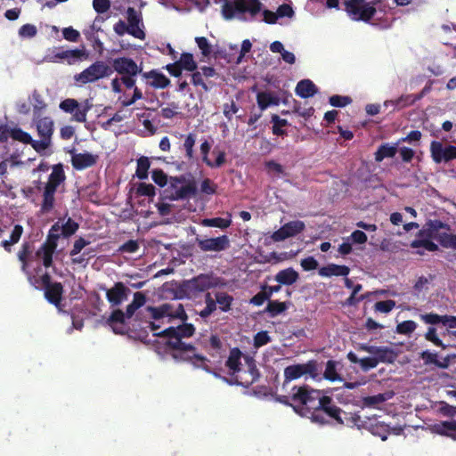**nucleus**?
Returning <instances> with one entry per match:
<instances>
[{
  "label": "nucleus",
  "mask_w": 456,
  "mask_h": 456,
  "mask_svg": "<svg viewBox=\"0 0 456 456\" xmlns=\"http://www.w3.org/2000/svg\"><path fill=\"white\" fill-rule=\"evenodd\" d=\"M66 180L63 165L61 163L53 165L52 173L48 177V181L44 187L43 200L41 203V212L49 213L53 210L55 202V192L58 187Z\"/></svg>",
  "instance_id": "3"
},
{
  "label": "nucleus",
  "mask_w": 456,
  "mask_h": 456,
  "mask_svg": "<svg viewBox=\"0 0 456 456\" xmlns=\"http://www.w3.org/2000/svg\"><path fill=\"white\" fill-rule=\"evenodd\" d=\"M420 358L423 360L425 365L434 364L441 369L448 367V360L445 359L444 362L437 360V354L428 350L420 353Z\"/></svg>",
  "instance_id": "34"
},
{
  "label": "nucleus",
  "mask_w": 456,
  "mask_h": 456,
  "mask_svg": "<svg viewBox=\"0 0 456 456\" xmlns=\"http://www.w3.org/2000/svg\"><path fill=\"white\" fill-rule=\"evenodd\" d=\"M210 146L208 142L201 143L202 160L210 167H219L225 161V152L215 148L209 152Z\"/></svg>",
  "instance_id": "17"
},
{
  "label": "nucleus",
  "mask_w": 456,
  "mask_h": 456,
  "mask_svg": "<svg viewBox=\"0 0 456 456\" xmlns=\"http://www.w3.org/2000/svg\"><path fill=\"white\" fill-rule=\"evenodd\" d=\"M395 306V302L394 300L388 299L384 301H379L375 303L374 309L375 311L387 314L391 312Z\"/></svg>",
  "instance_id": "58"
},
{
  "label": "nucleus",
  "mask_w": 456,
  "mask_h": 456,
  "mask_svg": "<svg viewBox=\"0 0 456 456\" xmlns=\"http://www.w3.org/2000/svg\"><path fill=\"white\" fill-rule=\"evenodd\" d=\"M288 308L287 304L285 302H280L277 300H270L266 306L265 311L272 317H275L276 315L283 313Z\"/></svg>",
  "instance_id": "41"
},
{
  "label": "nucleus",
  "mask_w": 456,
  "mask_h": 456,
  "mask_svg": "<svg viewBox=\"0 0 456 456\" xmlns=\"http://www.w3.org/2000/svg\"><path fill=\"white\" fill-rule=\"evenodd\" d=\"M33 249L32 243L26 241L22 243L20 249L17 254L18 259L21 263L20 269L25 273H28V268L32 257Z\"/></svg>",
  "instance_id": "27"
},
{
  "label": "nucleus",
  "mask_w": 456,
  "mask_h": 456,
  "mask_svg": "<svg viewBox=\"0 0 456 456\" xmlns=\"http://www.w3.org/2000/svg\"><path fill=\"white\" fill-rule=\"evenodd\" d=\"M63 286L61 282L55 281L45 289V297L46 300L60 308L62 299Z\"/></svg>",
  "instance_id": "22"
},
{
  "label": "nucleus",
  "mask_w": 456,
  "mask_h": 456,
  "mask_svg": "<svg viewBox=\"0 0 456 456\" xmlns=\"http://www.w3.org/2000/svg\"><path fill=\"white\" fill-rule=\"evenodd\" d=\"M165 192L166 197L172 200H189L196 196L197 188L195 182L186 179L184 175L171 176Z\"/></svg>",
  "instance_id": "6"
},
{
  "label": "nucleus",
  "mask_w": 456,
  "mask_h": 456,
  "mask_svg": "<svg viewBox=\"0 0 456 456\" xmlns=\"http://www.w3.org/2000/svg\"><path fill=\"white\" fill-rule=\"evenodd\" d=\"M430 151L436 163L448 162L456 159V146L448 145L444 147L443 143L437 141L431 142Z\"/></svg>",
  "instance_id": "14"
},
{
  "label": "nucleus",
  "mask_w": 456,
  "mask_h": 456,
  "mask_svg": "<svg viewBox=\"0 0 456 456\" xmlns=\"http://www.w3.org/2000/svg\"><path fill=\"white\" fill-rule=\"evenodd\" d=\"M425 338L428 341L432 342L435 346H439L443 349H445L447 346H445L443 341L436 335V329L434 327H429L428 331L425 334Z\"/></svg>",
  "instance_id": "53"
},
{
  "label": "nucleus",
  "mask_w": 456,
  "mask_h": 456,
  "mask_svg": "<svg viewBox=\"0 0 456 456\" xmlns=\"http://www.w3.org/2000/svg\"><path fill=\"white\" fill-rule=\"evenodd\" d=\"M195 142L196 135L193 134H189L184 139L183 149L189 160L193 159V146L195 145Z\"/></svg>",
  "instance_id": "50"
},
{
  "label": "nucleus",
  "mask_w": 456,
  "mask_h": 456,
  "mask_svg": "<svg viewBox=\"0 0 456 456\" xmlns=\"http://www.w3.org/2000/svg\"><path fill=\"white\" fill-rule=\"evenodd\" d=\"M151 162L147 157H141L137 160L135 175L140 180H145L149 175Z\"/></svg>",
  "instance_id": "38"
},
{
  "label": "nucleus",
  "mask_w": 456,
  "mask_h": 456,
  "mask_svg": "<svg viewBox=\"0 0 456 456\" xmlns=\"http://www.w3.org/2000/svg\"><path fill=\"white\" fill-rule=\"evenodd\" d=\"M151 178L153 182L160 187L167 184V175L162 169H153L151 172Z\"/></svg>",
  "instance_id": "57"
},
{
  "label": "nucleus",
  "mask_w": 456,
  "mask_h": 456,
  "mask_svg": "<svg viewBox=\"0 0 456 456\" xmlns=\"http://www.w3.org/2000/svg\"><path fill=\"white\" fill-rule=\"evenodd\" d=\"M146 311L149 313L150 318L157 322H160L164 318H168V322L175 318H178L183 322L187 320V315L183 305L176 301L165 303L157 307L147 306Z\"/></svg>",
  "instance_id": "9"
},
{
  "label": "nucleus",
  "mask_w": 456,
  "mask_h": 456,
  "mask_svg": "<svg viewBox=\"0 0 456 456\" xmlns=\"http://www.w3.org/2000/svg\"><path fill=\"white\" fill-rule=\"evenodd\" d=\"M113 73L112 68L103 61H96L79 74L75 75L76 82L81 85L96 82L109 77Z\"/></svg>",
  "instance_id": "10"
},
{
  "label": "nucleus",
  "mask_w": 456,
  "mask_h": 456,
  "mask_svg": "<svg viewBox=\"0 0 456 456\" xmlns=\"http://www.w3.org/2000/svg\"><path fill=\"white\" fill-rule=\"evenodd\" d=\"M265 167L269 175H284L283 167L274 160H267L265 162Z\"/></svg>",
  "instance_id": "56"
},
{
  "label": "nucleus",
  "mask_w": 456,
  "mask_h": 456,
  "mask_svg": "<svg viewBox=\"0 0 456 456\" xmlns=\"http://www.w3.org/2000/svg\"><path fill=\"white\" fill-rule=\"evenodd\" d=\"M438 434L450 436L456 440V421H443L436 426Z\"/></svg>",
  "instance_id": "37"
},
{
  "label": "nucleus",
  "mask_w": 456,
  "mask_h": 456,
  "mask_svg": "<svg viewBox=\"0 0 456 456\" xmlns=\"http://www.w3.org/2000/svg\"><path fill=\"white\" fill-rule=\"evenodd\" d=\"M399 142L391 145L389 143H382L379 146L375 152V160L381 162L386 158H394L398 151Z\"/></svg>",
  "instance_id": "30"
},
{
  "label": "nucleus",
  "mask_w": 456,
  "mask_h": 456,
  "mask_svg": "<svg viewBox=\"0 0 456 456\" xmlns=\"http://www.w3.org/2000/svg\"><path fill=\"white\" fill-rule=\"evenodd\" d=\"M60 229V222L54 223L48 232L46 240L36 252V256L42 259L43 265L45 268L53 265V256L61 237Z\"/></svg>",
  "instance_id": "8"
},
{
  "label": "nucleus",
  "mask_w": 456,
  "mask_h": 456,
  "mask_svg": "<svg viewBox=\"0 0 456 456\" xmlns=\"http://www.w3.org/2000/svg\"><path fill=\"white\" fill-rule=\"evenodd\" d=\"M139 243L137 240H129L124 244L120 245L118 248V253H135L139 249Z\"/></svg>",
  "instance_id": "59"
},
{
  "label": "nucleus",
  "mask_w": 456,
  "mask_h": 456,
  "mask_svg": "<svg viewBox=\"0 0 456 456\" xmlns=\"http://www.w3.org/2000/svg\"><path fill=\"white\" fill-rule=\"evenodd\" d=\"M90 109L91 105H89L87 102L83 107L78 105L77 109H76L73 112V119L80 123L86 122V115Z\"/></svg>",
  "instance_id": "60"
},
{
  "label": "nucleus",
  "mask_w": 456,
  "mask_h": 456,
  "mask_svg": "<svg viewBox=\"0 0 456 456\" xmlns=\"http://www.w3.org/2000/svg\"><path fill=\"white\" fill-rule=\"evenodd\" d=\"M129 291L124 283L116 282L111 289L107 290L106 297L111 305L118 306L126 299Z\"/></svg>",
  "instance_id": "21"
},
{
  "label": "nucleus",
  "mask_w": 456,
  "mask_h": 456,
  "mask_svg": "<svg viewBox=\"0 0 456 456\" xmlns=\"http://www.w3.org/2000/svg\"><path fill=\"white\" fill-rule=\"evenodd\" d=\"M142 77L151 79L148 83L154 88H166L170 84V80L164 74L155 69L142 73Z\"/></svg>",
  "instance_id": "26"
},
{
  "label": "nucleus",
  "mask_w": 456,
  "mask_h": 456,
  "mask_svg": "<svg viewBox=\"0 0 456 456\" xmlns=\"http://www.w3.org/2000/svg\"><path fill=\"white\" fill-rule=\"evenodd\" d=\"M438 240L444 248L456 250V234L447 232L441 233Z\"/></svg>",
  "instance_id": "45"
},
{
  "label": "nucleus",
  "mask_w": 456,
  "mask_h": 456,
  "mask_svg": "<svg viewBox=\"0 0 456 456\" xmlns=\"http://www.w3.org/2000/svg\"><path fill=\"white\" fill-rule=\"evenodd\" d=\"M86 57L87 53L85 49L59 50L54 54V58L66 60L69 65Z\"/></svg>",
  "instance_id": "24"
},
{
  "label": "nucleus",
  "mask_w": 456,
  "mask_h": 456,
  "mask_svg": "<svg viewBox=\"0 0 456 456\" xmlns=\"http://www.w3.org/2000/svg\"><path fill=\"white\" fill-rule=\"evenodd\" d=\"M271 122L273 123L272 131L273 134L278 136L287 135V132L282 128L289 126L287 119L281 118L277 114H273L271 117Z\"/></svg>",
  "instance_id": "36"
},
{
  "label": "nucleus",
  "mask_w": 456,
  "mask_h": 456,
  "mask_svg": "<svg viewBox=\"0 0 456 456\" xmlns=\"http://www.w3.org/2000/svg\"><path fill=\"white\" fill-rule=\"evenodd\" d=\"M78 107V102L75 99L68 98L61 102L60 109L66 113H73Z\"/></svg>",
  "instance_id": "63"
},
{
  "label": "nucleus",
  "mask_w": 456,
  "mask_h": 456,
  "mask_svg": "<svg viewBox=\"0 0 456 456\" xmlns=\"http://www.w3.org/2000/svg\"><path fill=\"white\" fill-rule=\"evenodd\" d=\"M232 224V219L223 217L203 218L201 219V226L205 227H216L221 230H225Z\"/></svg>",
  "instance_id": "33"
},
{
  "label": "nucleus",
  "mask_w": 456,
  "mask_h": 456,
  "mask_svg": "<svg viewBox=\"0 0 456 456\" xmlns=\"http://www.w3.org/2000/svg\"><path fill=\"white\" fill-rule=\"evenodd\" d=\"M305 374H309L312 377L316 376L317 364L315 361H308L306 363H298L287 366L284 369V381L282 387L284 388L292 380L297 379Z\"/></svg>",
  "instance_id": "13"
},
{
  "label": "nucleus",
  "mask_w": 456,
  "mask_h": 456,
  "mask_svg": "<svg viewBox=\"0 0 456 456\" xmlns=\"http://www.w3.org/2000/svg\"><path fill=\"white\" fill-rule=\"evenodd\" d=\"M40 140H34L31 138V142H28L32 146V148L39 154L45 151L51 145L52 140L40 137Z\"/></svg>",
  "instance_id": "51"
},
{
  "label": "nucleus",
  "mask_w": 456,
  "mask_h": 456,
  "mask_svg": "<svg viewBox=\"0 0 456 456\" xmlns=\"http://www.w3.org/2000/svg\"><path fill=\"white\" fill-rule=\"evenodd\" d=\"M178 63L183 69H186L188 71H193L197 68V65L193 60V55L189 53H182Z\"/></svg>",
  "instance_id": "44"
},
{
  "label": "nucleus",
  "mask_w": 456,
  "mask_h": 456,
  "mask_svg": "<svg viewBox=\"0 0 456 456\" xmlns=\"http://www.w3.org/2000/svg\"><path fill=\"white\" fill-rule=\"evenodd\" d=\"M241 351L238 347H234L230 351L229 357L226 361V366L233 372L240 371Z\"/></svg>",
  "instance_id": "35"
},
{
  "label": "nucleus",
  "mask_w": 456,
  "mask_h": 456,
  "mask_svg": "<svg viewBox=\"0 0 456 456\" xmlns=\"http://www.w3.org/2000/svg\"><path fill=\"white\" fill-rule=\"evenodd\" d=\"M349 272H350V269L346 265L329 264L325 266L321 267L318 271V273L322 277H330V276L346 277L348 275Z\"/></svg>",
  "instance_id": "25"
},
{
  "label": "nucleus",
  "mask_w": 456,
  "mask_h": 456,
  "mask_svg": "<svg viewBox=\"0 0 456 456\" xmlns=\"http://www.w3.org/2000/svg\"><path fill=\"white\" fill-rule=\"evenodd\" d=\"M318 89L314 83L310 79L299 81L296 86L295 93L301 98L306 99L314 96Z\"/></svg>",
  "instance_id": "29"
},
{
  "label": "nucleus",
  "mask_w": 456,
  "mask_h": 456,
  "mask_svg": "<svg viewBox=\"0 0 456 456\" xmlns=\"http://www.w3.org/2000/svg\"><path fill=\"white\" fill-rule=\"evenodd\" d=\"M387 397L384 394H378L375 395L366 396L362 399L363 404L368 407L375 406L384 403Z\"/></svg>",
  "instance_id": "62"
},
{
  "label": "nucleus",
  "mask_w": 456,
  "mask_h": 456,
  "mask_svg": "<svg viewBox=\"0 0 456 456\" xmlns=\"http://www.w3.org/2000/svg\"><path fill=\"white\" fill-rule=\"evenodd\" d=\"M274 279L281 285L290 286L297 281L299 274L292 267H289L278 272Z\"/></svg>",
  "instance_id": "28"
},
{
  "label": "nucleus",
  "mask_w": 456,
  "mask_h": 456,
  "mask_svg": "<svg viewBox=\"0 0 456 456\" xmlns=\"http://www.w3.org/2000/svg\"><path fill=\"white\" fill-rule=\"evenodd\" d=\"M444 318H445V315H439L435 313H429V314H425L420 315V319L425 323L432 324V325L438 324L440 322L444 324Z\"/></svg>",
  "instance_id": "54"
},
{
  "label": "nucleus",
  "mask_w": 456,
  "mask_h": 456,
  "mask_svg": "<svg viewBox=\"0 0 456 456\" xmlns=\"http://www.w3.org/2000/svg\"><path fill=\"white\" fill-rule=\"evenodd\" d=\"M128 21V34L135 38L143 40L145 38L144 31L139 27L142 22V17L137 13L134 7H128L126 10Z\"/></svg>",
  "instance_id": "19"
},
{
  "label": "nucleus",
  "mask_w": 456,
  "mask_h": 456,
  "mask_svg": "<svg viewBox=\"0 0 456 456\" xmlns=\"http://www.w3.org/2000/svg\"><path fill=\"white\" fill-rule=\"evenodd\" d=\"M222 14L225 20H232L248 12L255 17L262 9V3L258 0H223Z\"/></svg>",
  "instance_id": "5"
},
{
  "label": "nucleus",
  "mask_w": 456,
  "mask_h": 456,
  "mask_svg": "<svg viewBox=\"0 0 456 456\" xmlns=\"http://www.w3.org/2000/svg\"><path fill=\"white\" fill-rule=\"evenodd\" d=\"M99 156L90 152L73 153L71 164L76 170H84L96 165Z\"/></svg>",
  "instance_id": "20"
},
{
  "label": "nucleus",
  "mask_w": 456,
  "mask_h": 456,
  "mask_svg": "<svg viewBox=\"0 0 456 456\" xmlns=\"http://www.w3.org/2000/svg\"><path fill=\"white\" fill-rule=\"evenodd\" d=\"M329 102L331 106L342 108L352 102V98L349 96H342L334 94L329 98Z\"/></svg>",
  "instance_id": "52"
},
{
  "label": "nucleus",
  "mask_w": 456,
  "mask_h": 456,
  "mask_svg": "<svg viewBox=\"0 0 456 456\" xmlns=\"http://www.w3.org/2000/svg\"><path fill=\"white\" fill-rule=\"evenodd\" d=\"M411 247L412 248H424L428 251H436L438 249V246L434 243L430 239L419 237V239L414 240L411 243Z\"/></svg>",
  "instance_id": "42"
},
{
  "label": "nucleus",
  "mask_w": 456,
  "mask_h": 456,
  "mask_svg": "<svg viewBox=\"0 0 456 456\" xmlns=\"http://www.w3.org/2000/svg\"><path fill=\"white\" fill-rule=\"evenodd\" d=\"M322 393L308 385L294 386L288 395H276L275 400L284 405L291 406L296 411L314 409Z\"/></svg>",
  "instance_id": "2"
},
{
  "label": "nucleus",
  "mask_w": 456,
  "mask_h": 456,
  "mask_svg": "<svg viewBox=\"0 0 456 456\" xmlns=\"http://www.w3.org/2000/svg\"><path fill=\"white\" fill-rule=\"evenodd\" d=\"M35 122L38 135L52 140L54 130L53 119L50 117L40 118L39 116L35 118Z\"/></svg>",
  "instance_id": "23"
},
{
  "label": "nucleus",
  "mask_w": 456,
  "mask_h": 456,
  "mask_svg": "<svg viewBox=\"0 0 456 456\" xmlns=\"http://www.w3.org/2000/svg\"><path fill=\"white\" fill-rule=\"evenodd\" d=\"M293 111L300 117L307 119L314 115V109L312 106H308L306 102L303 104L301 102H295Z\"/></svg>",
  "instance_id": "43"
},
{
  "label": "nucleus",
  "mask_w": 456,
  "mask_h": 456,
  "mask_svg": "<svg viewBox=\"0 0 456 456\" xmlns=\"http://www.w3.org/2000/svg\"><path fill=\"white\" fill-rule=\"evenodd\" d=\"M137 308L131 303L126 306V313L120 309L114 310L106 323L112 329L116 334H127L131 331L130 327L126 323V319H130Z\"/></svg>",
  "instance_id": "11"
},
{
  "label": "nucleus",
  "mask_w": 456,
  "mask_h": 456,
  "mask_svg": "<svg viewBox=\"0 0 456 456\" xmlns=\"http://www.w3.org/2000/svg\"><path fill=\"white\" fill-rule=\"evenodd\" d=\"M344 4L347 14L357 21L369 22L375 18L379 11H381L380 1L367 3L366 0H346Z\"/></svg>",
  "instance_id": "4"
},
{
  "label": "nucleus",
  "mask_w": 456,
  "mask_h": 456,
  "mask_svg": "<svg viewBox=\"0 0 456 456\" xmlns=\"http://www.w3.org/2000/svg\"><path fill=\"white\" fill-rule=\"evenodd\" d=\"M256 101L261 110H265L271 104L276 103L273 97L265 92L258 93L256 95Z\"/></svg>",
  "instance_id": "49"
},
{
  "label": "nucleus",
  "mask_w": 456,
  "mask_h": 456,
  "mask_svg": "<svg viewBox=\"0 0 456 456\" xmlns=\"http://www.w3.org/2000/svg\"><path fill=\"white\" fill-rule=\"evenodd\" d=\"M60 234L64 238H69L71 235L75 234L79 228L78 223H77L70 217H69L63 224H60Z\"/></svg>",
  "instance_id": "39"
},
{
  "label": "nucleus",
  "mask_w": 456,
  "mask_h": 456,
  "mask_svg": "<svg viewBox=\"0 0 456 456\" xmlns=\"http://www.w3.org/2000/svg\"><path fill=\"white\" fill-rule=\"evenodd\" d=\"M239 108L233 100H231L230 102H225L223 105V113L229 121L232 120L233 115L236 114Z\"/></svg>",
  "instance_id": "61"
},
{
  "label": "nucleus",
  "mask_w": 456,
  "mask_h": 456,
  "mask_svg": "<svg viewBox=\"0 0 456 456\" xmlns=\"http://www.w3.org/2000/svg\"><path fill=\"white\" fill-rule=\"evenodd\" d=\"M323 377L325 379L332 382L342 380L340 375L337 372V362L335 361L329 360L327 362Z\"/></svg>",
  "instance_id": "40"
},
{
  "label": "nucleus",
  "mask_w": 456,
  "mask_h": 456,
  "mask_svg": "<svg viewBox=\"0 0 456 456\" xmlns=\"http://www.w3.org/2000/svg\"><path fill=\"white\" fill-rule=\"evenodd\" d=\"M113 71L118 72L119 75H137L142 71L136 62L128 57L115 58L112 61Z\"/></svg>",
  "instance_id": "18"
},
{
  "label": "nucleus",
  "mask_w": 456,
  "mask_h": 456,
  "mask_svg": "<svg viewBox=\"0 0 456 456\" xmlns=\"http://www.w3.org/2000/svg\"><path fill=\"white\" fill-rule=\"evenodd\" d=\"M159 322L154 320L143 322L144 326L135 337L142 341H145L148 338V330H150L154 337H160L165 339V344L167 348L173 351L172 355L175 359L191 362L195 368L199 367L200 354L197 352V348L183 340L194 334V326L184 323L159 330Z\"/></svg>",
  "instance_id": "1"
},
{
  "label": "nucleus",
  "mask_w": 456,
  "mask_h": 456,
  "mask_svg": "<svg viewBox=\"0 0 456 456\" xmlns=\"http://www.w3.org/2000/svg\"><path fill=\"white\" fill-rule=\"evenodd\" d=\"M357 349L362 352L370 354L379 362L392 364L395 362L398 354L389 346H372L367 343H360Z\"/></svg>",
  "instance_id": "12"
},
{
  "label": "nucleus",
  "mask_w": 456,
  "mask_h": 456,
  "mask_svg": "<svg viewBox=\"0 0 456 456\" xmlns=\"http://www.w3.org/2000/svg\"><path fill=\"white\" fill-rule=\"evenodd\" d=\"M271 341L267 331H259L254 337V346L259 348Z\"/></svg>",
  "instance_id": "64"
},
{
  "label": "nucleus",
  "mask_w": 456,
  "mask_h": 456,
  "mask_svg": "<svg viewBox=\"0 0 456 456\" xmlns=\"http://www.w3.org/2000/svg\"><path fill=\"white\" fill-rule=\"evenodd\" d=\"M245 374H248L249 378L244 379L242 376H240V379H236V384L246 388L249 387L253 383H255L260 376L259 371L255 364L249 365L248 371L245 372Z\"/></svg>",
  "instance_id": "32"
},
{
  "label": "nucleus",
  "mask_w": 456,
  "mask_h": 456,
  "mask_svg": "<svg viewBox=\"0 0 456 456\" xmlns=\"http://www.w3.org/2000/svg\"><path fill=\"white\" fill-rule=\"evenodd\" d=\"M314 409H321L324 414L335 419L338 424L359 425L361 417L357 414H348L343 412L342 410L333 403L332 398L327 395L321 396Z\"/></svg>",
  "instance_id": "7"
},
{
  "label": "nucleus",
  "mask_w": 456,
  "mask_h": 456,
  "mask_svg": "<svg viewBox=\"0 0 456 456\" xmlns=\"http://www.w3.org/2000/svg\"><path fill=\"white\" fill-rule=\"evenodd\" d=\"M11 137L14 141H18L25 144H28V142H31V135L19 127L11 129Z\"/></svg>",
  "instance_id": "47"
},
{
  "label": "nucleus",
  "mask_w": 456,
  "mask_h": 456,
  "mask_svg": "<svg viewBox=\"0 0 456 456\" xmlns=\"http://www.w3.org/2000/svg\"><path fill=\"white\" fill-rule=\"evenodd\" d=\"M417 102L414 94L401 95L395 100H389L384 102L385 106H393L394 110H402L405 107L411 106Z\"/></svg>",
  "instance_id": "31"
},
{
  "label": "nucleus",
  "mask_w": 456,
  "mask_h": 456,
  "mask_svg": "<svg viewBox=\"0 0 456 456\" xmlns=\"http://www.w3.org/2000/svg\"><path fill=\"white\" fill-rule=\"evenodd\" d=\"M230 247L231 240L225 234L201 239V251L222 252L229 249Z\"/></svg>",
  "instance_id": "16"
},
{
  "label": "nucleus",
  "mask_w": 456,
  "mask_h": 456,
  "mask_svg": "<svg viewBox=\"0 0 456 456\" xmlns=\"http://www.w3.org/2000/svg\"><path fill=\"white\" fill-rule=\"evenodd\" d=\"M216 301L223 312H227L231 308L232 297L224 292H220L216 295Z\"/></svg>",
  "instance_id": "46"
},
{
  "label": "nucleus",
  "mask_w": 456,
  "mask_h": 456,
  "mask_svg": "<svg viewBox=\"0 0 456 456\" xmlns=\"http://www.w3.org/2000/svg\"><path fill=\"white\" fill-rule=\"evenodd\" d=\"M417 328V323L414 321H403L397 324L396 332L403 335H410Z\"/></svg>",
  "instance_id": "48"
},
{
  "label": "nucleus",
  "mask_w": 456,
  "mask_h": 456,
  "mask_svg": "<svg viewBox=\"0 0 456 456\" xmlns=\"http://www.w3.org/2000/svg\"><path fill=\"white\" fill-rule=\"evenodd\" d=\"M136 195L138 196H155V187L151 183H140L136 188Z\"/></svg>",
  "instance_id": "55"
},
{
  "label": "nucleus",
  "mask_w": 456,
  "mask_h": 456,
  "mask_svg": "<svg viewBox=\"0 0 456 456\" xmlns=\"http://www.w3.org/2000/svg\"><path fill=\"white\" fill-rule=\"evenodd\" d=\"M305 228V225L304 222L299 220L290 221L275 231L271 237L274 241H282L302 232Z\"/></svg>",
  "instance_id": "15"
}]
</instances>
